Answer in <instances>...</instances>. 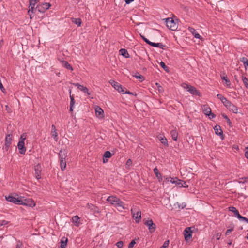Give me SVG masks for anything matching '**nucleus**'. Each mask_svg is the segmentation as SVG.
<instances>
[{
	"mask_svg": "<svg viewBox=\"0 0 248 248\" xmlns=\"http://www.w3.org/2000/svg\"><path fill=\"white\" fill-rule=\"evenodd\" d=\"M217 97L220 100L221 102L224 105V103H225L228 100L226 97L223 96L222 95L220 94H217Z\"/></svg>",
	"mask_w": 248,
	"mask_h": 248,
	"instance_id": "c9c22d12",
	"label": "nucleus"
},
{
	"mask_svg": "<svg viewBox=\"0 0 248 248\" xmlns=\"http://www.w3.org/2000/svg\"><path fill=\"white\" fill-rule=\"evenodd\" d=\"M60 161V167L62 170H63L65 169L66 166V162L65 160H62Z\"/></svg>",
	"mask_w": 248,
	"mask_h": 248,
	"instance_id": "58836bf2",
	"label": "nucleus"
},
{
	"mask_svg": "<svg viewBox=\"0 0 248 248\" xmlns=\"http://www.w3.org/2000/svg\"><path fill=\"white\" fill-rule=\"evenodd\" d=\"M188 30L190 32L192 33V34L194 35V37L197 39H200L201 36L197 32L196 30L192 28V27H189Z\"/></svg>",
	"mask_w": 248,
	"mask_h": 248,
	"instance_id": "6ab92c4d",
	"label": "nucleus"
},
{
	"mask_svg": "<svg viewBox=\"0 0 248 248\" xmlns=\"http://www.w3.org/2000/svg\"><path fill=\"white\" fill-rule=\"evenodd\" d=\"M177 185L180 188H181V187L187 188L188 187V185H187L185 182L182 181L180 179L178 180V183H177Z\"/></svg>",
	"mask_w": 248,
	"mask_h": 248,
	"instance_id": "393cba45",
	"label": "nucleus"
},
{
	"mask_svg": "<svg viewBox=\"0 0 248 248\" xmlns=\"http://www.w3.org/2000/svg\"><path fill=\"white\" fill-rule=\"evenodd\" d=\"M224 105L229 110V111L235 114L238 113L237 107L228 100L225 103H224Z\"/></svg>",
	"mask_w": 248,
	"mask_h": 248,
	"instance_id": "39448f33",
	"label": "nucleus"
},
{
	"mask_svg": "<svg viewBox=\"0 0 248 248\" xmlns=\"http://www.w3.org/2000/svg\"><path fill=\"white\" fill-rule=\"evenodd\" d=\"M61 64L63 67L67 69H69L71 71L73 70L72 66L66 61H62Z\"/></svg>",
	"mask_w": 248,
	"mask_h": 248,
	"instance_id": "412c9836",
	"label": "nucleus"
},
{
	"mask_svg": "<svg viewBox=\"0 0 248 248\" xmlns=\"http://www.w3.org/2000/svg\"><path fill=\"white\" fill-rule=\"evenodd\" d=\"M37 2V0H30V6L35 7Z\"/></svg>",
	"mask_w": 248,
	"mask_h": 248,
	"instance_id": "09e8293b",
	"label": "nucleus"
},
{
	"mask_svg": "<svg viewBox=\"0 0 248 248\" xmlns=\"http://www.w3.org/2000/svg\"><path fill=\"white\" fill-rule=\"evenodd\" d=\"M169 240H167V241H165L163 245L161 246L162 248H167L169 246Z\"/></svg>",
	"mask_w": 248,
	"mask_h": 248,
	"instance_id": "603ef678",
	"label": "nucleus"
},
{
	"mask_svg": "<svg viewBox=\"0 0 248 248\" xmlns=\"http://www.w3.org/2000/svg\"><path fill=\"white\" fill-rule=\"evenodd\" d=\"M240 220L245 221L247 224H248V218L244 217L241 215L240 217L238 218Z\"/></svg>",
	"mask_w": 248,
	"mask_h": 248,
	"instance_id": "3c124183",
	"label": "nucleus"
},
{
	"mask_svg": "<svg viewBox=\"0 0 248 248\" xmlns=\"http://www.w3.org/2000/svg\"><path fill=\"white\" fill-rule=\"evenodd\" d=\"M22 243L21 242L19 241L16 244V248H22Z\"/></svg>",
	"mask_w": 248,
	"mask_h": 248,
	"instance_id": "bf43d9fd",
	"label": "nucleus"
},
{
	"mask_svg": "<svg viewBox=\"0 0 248 248\" xmlns=\"http://www.w3.org/2000/svg\"><path fill=\"white\" fill-rule=\"evenodd\" d=\"M132 164V160L130 159H128L126 163V165L130 166Z\"/></svg>",
	"mask_w": 248,
	"mask_h": 248,
	"instance_id": "69168bd1",
	"label": "nucleus"
},
{
	"mask_svg": "<svg viewBox=\"0 0 248 248\" xmlns=\"http://www.w3.org/2000/svg\"><path fill=\"white\" fill-rule=\"evenodd\" d=\"M245 156L248 159V146L245 148Z\"/></svg>",
	"mask_w": 248,
	"mask_h": 248,
	"instance_id": "13d9d810",
	"label": "nucleus"
},
{
	"mask_svg": "<svg viewBox=\"0 0 248 248\" xmlns=\"http://www.w3.org/2000/svg\"><path fill=\"white\" fill-rule=\"evenodd\" d=\"M151 46H154V47H159L162 49H164V47L166 46L165 45L161 43H154V42H152V43L151 44Z\"/></svg>",
	"mask_w": 248,
	"mask_h": 248,
	"instance_id": "c85d7f7f",
	"label": "nucleus"
},
{
	"mask_svg": "<svg viewBox=\"0 0 248 248\" xmlns=\"http://www.w3.org/2000/svg\"><path fill=\"white\" fill-rule=\"evenodd\" d=\"M214 129L215 130V133L217 135H219L222 136L223 135V131L221 129V127L219 125H216Z\"/></svg>",
	"mask_w": 248,
	"mask_h": 248,
	"instance_id": "aec40b11",
	"label": "nucleus"
},
{
	"mask_svg": "<svg viewBox=\"0 0 248 248\" xmlns=\"http://www.w3.org/2000/svg\"><path fill=\"white\" fill-rule=\"evenodd\" d=\"M26 138V134L23 133L20 136V140L19 141H23L24 142Z\"/></svg>",
	"mask_w": 248,
	"mask_h": 248,
	"instance_id": "8fccbe9b",
	"label": "nucleus"
},
{
	"mask_svg": "<svg viewBox=\"0 0 248 248\" xmlns=\"http://www.w3.org/2000/svg\"><path fill=\"white\" fill-rule=\"evenodd\" d=\"M109 83L111 84V85L112 87L114 88L115 90L118 89L119 87H120L121 85L113 80H110L109 81Z\"/></svg>",
	"mask_w": 248,
	"mask_h": 248,
	"instance_id": "7c9ffc66",
	"label": "nucleus"
},
{
	"mask_svg": "<svg viewBox=\"0 0 248 248\" xmlns=\"http://www.w3.org/2000/svg\"><path fill=\"white\" fill-rule=\"evenodd\" d=\"M60 161L62 160H65L66 157V153L65 150H60L59 153Z\"/></svg>",
	"mask_w": 248,
	"mask_h": 248,
	"instance_id": "b1692460",
	"label": "nucleus"
},
{
	"mask_svg": "<svg viewBox=\"0 0 248 248\" xmlns=\"http://www.w3.org/2000/svg\"><path fill=\"white\" fill-rule=\"evenodd\" d=\"M158 138L163 144L165 146H168L167 140L164 136H160L158 137Z\"/></svg>",
	"mask_w": 248,
	"mask_h": 248,
	"instance_id": "473e14b6",
	"label": "nucleus"
},
{
	"mask_svg": "<svg viewBox=\"0 0 248 248\" xmlns=\"http://www.w3.org/2000/svg\"><path fill=\"white\" fill-rule=\"evenodd\" d=\"M24 144L25 143L23 141H19L17 144L19 152L22 155L25 154L26 151Z\"/></svg>",
	"mask_w": 248,
	"mask_h": 248,
	"instance_id": "9b49d317",
	"label": "nucleus"
},
{
	"mask_svg": "<svg viewBox=\"0 0 248 248\" xmlns=\"http://www.w3.org/2000/svg\"><path fill=\"white\" fill-rule=\"evenodd\" d=\"M87 206L88 208L90 210V211L93 212L94 214H98L100 212L99 209L97 207L94 206L93 204H90L88 203L87 204Z\"/></svg>",
	"mask_w": 248,
	"mask_h": 248,
	"instance_id": "ddd939ff",
	"label": "nucleus"
},
{
	"mask_svg": "<svg viewBox=\"0 0 248 248\" xmlns=\"http://www.w3.org/2000/svg\"><path fill=\"white\" fill-rule=\"evenodd\" d=\"M204 113L206 115L210 117L211 114V109L210 108L206 107L203 109Z\"/></svg>",
	"mask_w": 248,
	"mask_h": 248,
	"instance_id": "f704fd0d",
	"label": "nucleus"
},
{
	"mask_svg": "<svg viewBox=\"0 0 248 248\" xmlns=\"http://www.w3.org/2000/svg\"><path fill=\"white\" fill-rule=\"evenodd\" d=\"M0 221L1 225H2V226L6 225L8 223V222L7 221H6L4 220H1Z\"/></svg>",
	"mask_w": 248,
	"mask_h": 248,
	"instance_id": "052dcab7",
	"label": "nucleus"
},
{
	"mask_svg": "<svg viewBox=\"0 0 248 248\" xmlns=\"http://www.w3.org/2000/svg\"><path fill=\"white\" fill-rule=\"evenodd\" d=\"M131 214L133 218L135 219L136 223H139L141 219V213L140 211H136L135 208H132L131 209Z\"/></svg>",
	"mask_w": 248,
	"mask_h": 248,
	"instance_id": "7ed1b4c3",
	"label": "nucleus"
},
{
	"mask_svg": "<svg viewBox=\"0 0 248 248\" xmlns=\"http://www.w3.org/2000/svg\"><path fill=\"white\" fill-rule=\"evenodd\" d=\"M133 77L138 79L140 82H142L145 79L144 77L138 72H136Z\"/></svg>",
	"mask_w": 248,
	"mask_h": 248,
	"instance_id": "c756f323",
	"label": "nucleus"
},
{
	"mask_svg": "<svg viewBox=\"0 0 248 248\" xmlns=\"http://www.w3.org/2000/svg\"><path fill=\"white\" fill-rule=\"evenodd\" d=\"M144 224L148 227L149 232L151 233L154 232L155 231L156 225L153 223L152 219H149L144 222Z\"/></svg>",
	"mask_w": 248,
	"mask_h": 248,
	"instance_id": "0eeeda50",
	"label": "nucleus"
},
{
	"mask_svg": "<svg viewBox=\"0 0 248 248\" xmlns=\"http://www.w3.org/2000/svg\"><path fill=\"white\" fill-rule=\"evenodd\" d=\"M67 239L65 240H62L61 241V248H65L67 245Z\"/></svg>",
	"mask_w": 248,
	"mask_h": 248,
	"instance_id": "a18cd8bd",
	"label": "nucleus"
},
{
	"mask_svg": "<svg viewBox=\"0 0 248 248\" xmlns=\"http://www.w3.org/2000/svg\"><path fill=\"white\" fill-rule=\"evenodd\" d=\"M12 136L11 134H8L6 135L5 138V144H6L7 145H10L12 143Z\"/></svg>",
	"mask_w": 248,
	"mask_h": 248,
	"instance_id": "bb28decb",
	"label": "nucleus"
},
{
	"mask_svg": "<svg viewBox=\"0 0 248 248\" xmlns=\"http://www.w3.org/2000/svg\"><path fill=\"white\" fill-rule=\"evenodd\" d=\"M228 209L229 211L233 213L234 216L236 217L238 219L239 218V217H240L241 215L235 207L233 206H230L229 207Z\"/></svg>",
	"mask_w": 248,
	"mask_h": 248,
	"instance_id": "dca6fc26",
	"label": "nucleus"
},
{
	"mask_svg": "<svg viewBox=\"0 0 248 248\" xmlns=\"http://www.w3.org/2000/svg\"><path fill=\"white\" fill-rule=\"evenodd\" d=\"M222 116L223 117V118L224 119H225L226 120L227 124L229 125H231L232 124V122H231L230 119L228 117V116L226 114H222Z\"/></svg>",
	"mask_w": 248,
	"mask_h": 248,
	"instance_id": "37998d69",
	"label": "nucleus"
},
{
	"mask_svg": "<svg viewBox=\"0 0 248 248\" xmlns=\"http://www.w3.org/2000/svg\"><path fill=\"white\" fill-rule=\"evenodd\" d=\"M5 199L7 201L18 205H21L23 204L22 200L19 199L18 198H16L11 195L6 196Z\"/></svg>",
	"mask_w": 248,
	"mask_h": 248,
	"instance_id": "423d86ee",
	"label": "nucleus"
},
{
	"mask_svg": "<svg viewBox=\"0 0 248 248\" xmlns=\"http://www.w3.org/2000/svg\"><path fill=\"white\" fill-rule=\"evenodd\" d=\"M121 55H122L123 57H124L125 58H128L129 57V55L128 53V51L126 49L124 48H122L119 51Z\"/></svg>",
	"mask_w": 248,
	"mask_h": 248,
	"instance_id": "a878e982",
	"label": "nucleus"
},
{
	"mask_svg": "<svg viewBox=\"0 0 248 248\" xmlns=\"http://www.w3.org/2000/svg\"><path fill=\"white\" fill-rule=\"evenodd\" d=\"M136 244L135 240H133L128 245V248H133L134 245Z\"/></svg>",
	"mask_w": 248,
	"mask_h": 248,
	"instance_id": "5fc2aeb1",
	"label": "nucleus"
},
{
	"mask_svg": "<svg viewBox=\"0 0 248 248\" xmlns=\"http://www.w3.org/2000/svg\"><path fill=\"white\" fill-rule=\"evenodd\" d=\"M35 170V175L36 179H41V166L38 164L35 166L34 167Z\"/></svg>",
	"mask_w": 248,
	"mask_h": 248,
	"instance_id": "9d476101",
	"label": "nucleus"
},
{
	"mask_svg": "<svg viewBox=\"0 0 248 248\" xmlns=\"http://www.w3.org/2000/svg\"><path fill=\"white\" fill-rule=\"evenodd\" d=\"M71 21L73 23L77 25L78 27L80 26L82 23L81 19L79 18H72Z\"/></svg>",
	"mask_w": 248,
	"mask_h": 248,
	"instance_id": "2f4dec72",
	"label": "nucleus"
},
{
	"mask_svg": "<svg viewBox=\"0 0 248 248\" xmlns=\"http://www.w3.org/2000/svg\"><path fill=\"white\" fill-rule=\"evenodd\" d=\"M241 62L243 63L245 68H248V60L246 57H242L240 59Z\"/></svg>",
	"mask_w": 248,
	"mask_h": 248,
	"instance_id": "4c0bfd02",
	"label": "nucleus"
},
{
	"mask_svg": "<svg viewBox=\"0 0 248 248\" xmlns=\"http://www.w3.org/2000/svg\"><path fill=\"white\" fill-rule=\"evenodd\" d=\"M188 92H189L190 93L193 95H196L199 96L201 95L200 92L198 90H197L195 87L192 86H191L190 87Z\"/></svg>",
	"mask_w": 248,
	"mask_h": 248,
	"instance_id": "4468645a",
	"label": "nucleus"
},
{
	"mask_svg": "<svg viewBox=\"0 0 248 248\" xmlns=\"http://www.w3.org/2000/svg\"><path fill=\"white\" fill-rule=\"evenodd\" d=\"M170 182L172 184H175L177 185V183H178L179 179L177 177L175 178H172L171 177H170Z\"/></svg>",
	"mask_w": 248,
	"mask_h": 248,
	"instance_id": "c03bdc74",
	"label": "nucleus"
},
{
	"mask_svg": "<svg viewBox=\"0 0 248 248\" xmlns=\"http://www.w3.org/2000/svg\"><path fill=\"white\" fill-rule=\"evenodd\" d=\"M165 22L167 27L172 31H175L178 28L177 23L172 18L165 19Z\"/></svg>",
	"mask_w": 248,
	"mask_h": 248,
	"instance_id": "f03ea898",
	"label": "nucleus"
},
{
	"mask_svg": "<svg viewBox=\"0 0 248 248\" xmlns=\"http://www.w3.org/2000/svg\"><path fill=\"white\" fill-rule=\"evenodd\" d=\"M181 86L185 90H186L187 92L189 91V90L190 89V87H191V85L187 84L186 83H183L181 84Z\"/></svg>",
	"mask_w": 248,
	"mask_h": 248,
	"instance_id": "a19ab883",
	"label": "nucleus"
},
{
	"mask_svg": "<svg viewBox=\"0 0 248 248\" xmlns=\"http://www.w3.org/2000/svg\"><path fill=\"white\" fill-rule=\"evenodd\" d=\"M134 0H125L126 4H128L133 2Z\"/></svg>",
	"mask_w": 248,
	"mask_h": 248,
	"instance_id": "774afa93",
	"label": "nucleus"
},
{
	"mask_svg": "<svg viewBox=\"0 0 248 248\" xmlns=\"http://www.w3.org/2000/svg\"><path fill=\"white\" fill-rule=\"evenodd\" d=\"M160 65L164 70L166 71H168V67L165 65V63L163 62H161Z\"/></svg>",
	"mask_w": 248,
	"mask_h": 248,
	"instance_id": "49530a36",
	"label": "nucleus"
},
{
	"mask_svg": "<svg viewBox=\"0 0 248 248\" xmlns=\"http://www.w3.org/2000/svg\"><path fill=\"white\" fill-rule=\"evenodd\" d=\"M107 201L114 206L120 212H123L126 208L124 206V203L115 196L108 197Z\"/></svg>",
	"mask_w": 248,
	"mask_h": 248,
	"instance_id": "f257e3e1",
	"label": "nucleus"
},
{
	"mask_svg": "<svg viewBox=\"0 0 248 248\" xmlns=\"http://www.w3.org/2000/svg\"><path fill=\"white\" fill-rule=\"evenodd\" d=\"M123 241H120L116 243V245L118 248H121L123 246Z\"/></svg>",
	"mask_w": 248,
	"mask_h": 248,
	"instance_id": "864d4df0",
	"label": "nucleus"
},
{
	"mask_svg": "<svg viewBox=\"0 0 248 248\" xmlns=\"http://www.w3.org/2000/svg\"><path fill=\"white\" fill-rule=\"evenodd\" d=\"M170 135L174 141H177L178 133L176 129L172 130L170 131Z\"/></svg>",
	"mask_w": 248,
	"mask_h": 248,
	"instance_id": "5701e85b",
	"label": "nucleus"
},
{
	"mask_svg": "<svg viewBox=\"0 0 248 248\" xmlns=\"http://www.w3.org/2000/svg\"><path fill=\"white\" fill-rule=\"evenodd\" d=\"M112 155L111 153L109 151H106L103 155V162L105 163L108 161V158H110Z\"/></svg>",
	"mask_w": 248,
	"mask_h": 248,
	"instance_id": "a211bd4d",
	"label": "nucleus"
},
{
	"mask_svg": "<svg viewBox=\"0 0 248 248\" xmlns=\"http://www.w3.org/2000/svg\"><path fill=\"white\" fill-rule=\"evenodd\" d=\"M221 79L225 81L226 86L230 88L231 83L230 80L228 79L227 76H221Z\"/></svg>",
	"mask_w": 248,
	"mask_h": 248,
	"instance_id": "e433bc0d",
	"label": "nucleus"
},
{
	"mask_svg": "<svg viewBox=\"0 0 248 248\" xmlns=\"http://www.w3.org/2000/svg\"><path fill=\"white\" fill-rule=\"evenodd\" d=\"M0 89L3 92L5 90V89H4V87H3V85H2V83H1L0 80Z\"/></svg>",
	"mask_w": 248,
	"mask_h": 248,
	"instance_id": "0e129e2a",
	"label": "nucleus"
},
{
	"mask_svg": "<svg viewBox=\"0 0 248 248\" xmlns=\"http://www.w3.org/2000/svg\"><path fill=\"white\" fill-rule=\"evenodd\" d=\"M51 132H52V136L54 138V140L56 141H57L58 140V134L57 132V129L54 125H52L51 126Z\"/></svg>",
	"mask_w": 248,
	"mask_h": 248,
	"instance_id": "f3484780",
	"label": "nucleus"
},
{
	"mask_svg": "<svg viewBox=\"0 0 248 248\" xmlns=\"http://www.w3.org/2000/svg\"><path fill=\"white\" fill-rule=\"evenodd\" d=\"M141 36V37L143 39V40L147 43L148 44V45L151 46V44L152 43V42H151L150 41H149L147 38H146V37H145V36H144L143 35H140Z\"/></svg>",
	"mask_w": 248,
	"mask_h": 248,
	"instance_id": "de8ad7c7",
	"label": "nucleus"
},
{
	"mask_svg": "<svg viewBox=\"0 0 248 248\" xmlns=\"http://www.w3.org/2000/svg\"><path fill=\"white\" fill-rule=\"evenodd\" d=\"M22 205L28 206L30 207H34L35 206L34 202L31 199L25 200V201H23Z\"/></svg>",
	"mask_w": 248,
	"mask_h": 248,
	"instance_id": "2eb2a0df",
	"label": "nucleus"
},
{
	"mask_svg": "<svg viewBox=\"0 0 248 248\" xmlns=\"http://www.w3.org/2000/svg\"><path fill=\"white\" fill-rule=\"evenodd\" d=\"M95 111L96 115L98 117L102 118L104 117V111L99 106H96L95 107Z\"/></svg>",
	"mask_w": 248,
	"mask_h": 248,
	"instance_id": "f8f14e48",
	"label": "nucleus"
},
{
	"mask_svg": "<svg viewBox=\"0 0 248 248\" xmlns=\"http://www.w3.org/2000/svg\"><path fill=\"white\" fill-rule=\"evenodd\" d=\"M51 6L49 3H42L37 5L36 8L39 12L44 13Z\"/></svg>",
	"mask_w": 248,
	"mask_h": 248,
	"instance_id": "20e7f679",
	"label": "nucleus"
},
{
	"mask_svg": "<svg viewBox=\"0 0 248 248\" xmlns=\"http://www.w3.org/2000/svg\"><path fill=\"white\" fill-rule=\"evenodd\" d=\"M79 219L80 218L78 215L74 216L72 218L73 223L77 227L79 226L80 224Z\"/></svg>",
	"mask_w": 248,
	"mask_h": 248,
	"instance_id": "4be33fe9",
	"label": "nucleus"
},
{
	"mask_svg": "<svg viewBox=\"0 0 248 248\" xmlns=\"http://www.w3.org/2000/svg\"><path fill=\"white\" fill-rule=\"evenodd\" d=\"M242 80L245 87L248 89V79L246 77L242 76Z\"/></svg>",
	"mask_w": 248,
	"mask_h": 248,
	"instance_id": "ea45409f",
	"label": "nucleus"
},
{
	"mask_svg": "<svg viewBox=\"0 0 248 248\" xmlns=\"http://www.w3.org/2000/svg\"><path fill=\"white\" fill-rule=\"evenodd\" d=\"M177 204H178V207L179 208L183 209L186 206V203L185 202H183L181 205H180L177 202Z\"/></svg>",
	"mask_w": 248,
	"mask_h": 248,
	"instance_id": "4d7b16f0",
	"label": "nucleus"
},
{
	"mask_svg": "<svg viewBox=\"0 0 248 248\" xmlns=\"http://www.w3.org/2000/svg\"><path fill=\"white\" fill-rule=\"evenodd\" d=\"M221 234L219 232L216 233L215 234L214 237L216 238L217 240H218L220 239Z\"/></svg>",
	"mask_w": 248,
	"mask_h": 248,
	"instance_id": "6e6d98bb",
	"label": "nucleus"
},
{
	"mask_svg": "<svg viewBox=\"0 0 248 248\" xmlns=\"http://www.w3.org/2000/svg\"><path fill=\"white\" fill-rule=\"evenodd\" d=\"M74 86L77 87L78 89L80 91H82L83 93H86L88 95H90V93L89 92L88 89L87 87L83 86L79 84V83H73Z\"/></svg>",
	"mask_w": 248,
	"mask_h": 248,
	"instance_id": "6e6552de",
	"label": "nucleus"
},
{
	"mask_svg": "<svg viewBox=\"0 0 248 248\" xmlns=\"http://www.w3.org/2000/svg\"><path fill=\"white\" fill-rule=\"evenodd\" d=\"M184 237L186 241L188 240L192 237V232L189 227L186 228L184 230Z\"/></svg>",
	"mask_w": 248,
	"mask_h": 248,
	"instance_id": "1a4fd4ad",
	"label": "nucleus"
},
{
	"mask_svg": "<svg viewBox=\"0 0 248 248\" xmlns=\"http://www.w3.org/2000/svg\"><path fill=\"white\" fill-rule=\"evenodd\" d=\"M70 111H73L74 105L75 104V102L74 97L73 96L70 95Z\"/></svg>",
	"mask_w": 248,
	"mask_h": 248,
	"instance_id": "72a5a7b5",
	"label": "nucleus"
},
{
	"mask_svg": "<svg viewBox=\"0 0 248 248\" xmlns=\"http://www.w3.org/2000/svg\"><path fill=\"white\" fill-rule=\"evenodd\" d=\"M29 9L28 11V14H30V13H31V14L34 13L35 11L36 10V9H37V8H36V7L35 8V7H32V6H29Z\"/></svg>",
	"mask_w": 248,
	"mask_h": 248,
	"instance_id": "79ce46f5",
	"label": "nucleus"
},
{
	"mask_svg": "<svg viewBox=\"0 0 248 248\" xmlns=\"http://www.w3.org/2000/svg\"><path fill=\"white\" fill-rule=\"evenodd\" d=\"M232 230H233V229H232V228L228 229V230L226 231V232H225V234H226V235H229V234L232 232Z\"/></svg>",
	"mask_w": 248,
	"mask_h": 248,
	"instance_id": "e2e57ef3",
	"label": "nucleus"
},
{
	"mask_svg": "<svg viewBox=\"0 0 248 248\" xmlns=\"http://www.w3.org/2000/svg\"><path fill=\"white\" fill-rule=\"evenodd\" d=\"M126 90V88L122 87L121 90H120L121 93L124 94Z\"/></svg>",
	"mask_w": 248,
	"mask_h": 248,
	"instance_id": "338daca9",
	"label": "nucleus"
},
{
	"mask_svg": "<svg viewBox=\"0 0 248 248\" xmlns=\"http://www.w3.org/2000/svg\"><path fill=\"white\" fill-rule=\"evenodd\" d=\"M154 172L155 174V175L156 177L158 179L159 181H160L162 180V175L159 172L158 169L155 167L154 169Z\"/></svg>",
	"mask_w": 248,
	"mask_h": 248,
	"instance_id": "cd10ccee",
	"label": "nucleus"
},
{
	"mask_svg": "<svg viewBox=\"0 0 248 248\" xmlns=\"http://www.w3.org/2000/svg\"><path fill=\"white\" fill-rule=\"evenodd\" d=\"M155 85L156 86H157V87H158V91L159 92H161L162 91V87L158 83H155Z\"/></svg>",
	"mask_w": 248,
	"mask_h": 248,
	"instance_id": "680f3d73",
	"label": "nucleus"
}]
</instances>
